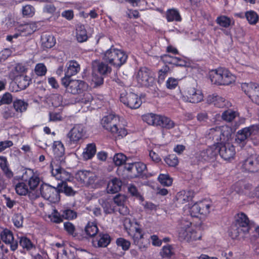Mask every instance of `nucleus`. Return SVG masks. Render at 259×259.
Segmentation results:
<instances>
[{"instance_id": "1", "label": "nucleus", "mask_w": 259, "mask_h": 259, "mask_svg": "<svg viewBox=\"0 0 259 259\" xmlns=\"http://www.w3.org/2000/svg\"><path fill=\"white\" fill-rule=\"evenodd\" d=\"M208 137L214 144L201 153V156L206 162H214L219 153L226 161L233 159L235 154V147L229 141L231 137V128L227 126H215L209 130Z\"/></svg>"}, {"instance_id": "2", "label": "nucleus", "mask_w": 259, "mask_h": 259, "mask_svg": "<svg viewBox=\"0 0 259 259\" xmlns=\"http://www.w3.org/2000/svg\"><path fill=\"white\" fill-rule=\"evenodd\" d=\"M101 123L104 129L116 137L123 138L127 134L126 130L120 123L119 117L115 114H110L104 116Z\"/></svg>"}, {"instance_id": "3", "label": "nucleus", "mask_w": 259, "mask_h": 259, "mask_svg": "<svg viewBox=\"0 0 259 259\" xmlns=\"http://www.w3.org/2000/svg\"><path fill=\"white\" fill-rule=\"evenodd\" d=\"M191 222L185 220H181L178 225V232L180 240L190 241L199 240L201 238V231L199 229L197 231L193 229Z\"/></svg>"}, {"instance_id": "4", "label": "nucleus", "mask_w": 259, "mask_h": 259, "mask_svg": "<svg viewBox=\"0 0 259 259\" xmlns=\"http://www.w3.org/2000/svg\"><path fill=\"white\" fill-rule=\"evenodd\" d=\"M125 229L133 240L134 244L138 246L139 249L143 251L145 250L147 246L143 244L144 233L137 222H133L129 218H125L123 222Z\"/></svg>"}, {"instance_id": "5", "label": "nucleus", "mask_w": 259, "mask_h": 259, "mask_svg": "<svg viewBox=\"0 0 259 259\" xmlns=\"http://www.w3.org/2000/svg\"><path fill=\"white\" fill-rule=\"evenodd\" d=\"M211 82L218 85H228L235 81L236 77L228 69L219 67L209 71Z\"/></svg>"}, {"instance_id": "6", "label": "nucleus", "mask_w": 259, "mask_h": 259, "mask_svg": "<svg viewBox=\"0 0 259 259\" xmlns=\"http://www.w3.org/2000/svg\"><path fill=\"white\" fill-rule=\"evenodd\" d=\"M127 58V55L123 51L112 47L105 52L103 60L114 67L119 68L126 63Z\"/></svg>"}, {"instance_id": "7", "label": "nucleus", "mask_w": 259, "mask_h": 259, "mask_svg": "<svg viewBox=\"0 0 259 259\" xmlns=\"http://www.w3.org/2000/svg\"><path fill=\"white\" fill-rule=\"evenodd\" d=\"M235 226L236 229L231 232L232 238H237L241 232L244 235L248 234L250 229V225L247 215L242 212L237 214L235 217Z\"/></svg>"}, {"instance_id": "8", "label": "nucleus", "mask_w": 259, "mask_h": 259, "mask_svg": "<svg viewBox=\"0 0 259 259\" xmlns=\"http://www.w3.org/2000/svg\"><path fill=\"white\" fill-rule=\"evenodd\" d=\"M61 84L68 92L73 95L83 93L88 88V84L84 81L79 79H66V78H62Z\"/></svg>"}, {"instance_id": "9", "label": "nucleus", "mask_w": 259, "mask_h": 259, "mask_svg": "<svg viewBox=\"0 0 259 259\" xmlns=\"http://www.w3.org/2000/svg\"><path fill=\"white\" fill-rule=\"evenodd\" d=\"M212 202L204 199L194 203L190 209V213L192 217H198L199 215L205 217L210 212Z\"/></svg>"}, {"instance_id": "10", "label": "nucleus", "mask_w": 259, "mask_h": 259, "mask_svg": "<svg viewBox=\"0 0 259 259\" xmlns=\"http://www.w3.org/2000/svg\"><path fill=\"white\" fill-rule=\"evenodd\" d=\"M120 101L126 107L132 109L139 108L142 103L141 98L137 94L125 91L120 94Z\"/></svg>"}, {"instance_id": "11", "label": "nucleus", "mask_w": 259, "mask_h": 259, "mask_svg": "<svg viewBox=\"0 0 259 259\" xmlns=\"http://www.w3.org/2000/svg\"><path fill=\"white\" fill-rule=\"evenodd\" d=\"M22 181L25 182L29 189L34 190L40 183V178L38 176L34 174L33 170L30 168L25 169L21 176Z\"/></svg>"}, {"instance_id": "12", "label": "nucleus", "mask_w": 259, "mask_h": 259, "mask_svg": "<svg viewBox=\"0 0 259 259\" xmlns=\"http://www.w3.org/2000/svg\"><path fill=\"white\" fill-rule=\"evenodd\" d=\"M138 82L141 86L149 87L152 86L154 83V78L148 68L142 67L137 74Z\"/></svg>"}, {"instance_id": "13", "label": "nucleus", "mask_w": 259, "mask_h": 259, "mask_svg": "<svg viewBox=\"0 0 259 259\" xmlns=\"http://www.w3.org/2000/svg\"><path fill=\"white\" fill-rule=\"evenodd\" d=\"M57 187H52L44 184L41 185L40 192L42 197L50 201L55 202L60 199Z\"/></svg>"}, {"instance_id": "14", "label": "nucleus", "mask_w": 259, "mask_h": 259, "mask_svg": "<svg viewBox=\"0 0 259 259\" xmlns=\"http://www.w3.org/2000/svg\"><path fill=\"white\" fill-rule=\"evenodd\" d=\"M75 179L83 186H89L95 183L96 176L90 171L79 170L76 173Z\"/></svg>"}, {"instance_id": "15", "label": "nucleus", "mask_w": 259, "mask_h": 259, "mask_svg": "<svg viewBox=\"0 0 259 259\" xmlns=\"http://www.w3.org/2000/svg\"><path fill=\"white\" fill-rule=\"evenodd\" d=\"M241 89L253 102L259 94V84L255 82L242 83Z\"/></svg>"}, {"instance_id": "16", "label": "nucleus", "mask_w": 259, "mask_h": 259, "mask_svg": "<svg viewBox=\"0 0 259 259\" xmlns=\"http://www.w3.org/2000/svg\"><path fill=\"white\" fill-rule=\"evenodd\" d=\"M85 132L83 126L81 124L75 125L68 134L70 142L76 144L84 136Z\"/></svg>"}, {"instance_id": "17", "label": "nucleus", "mask_w": 259, "mask_h": 259, "mask_svg": "<svg viewBox=\"0 0 259 259\" xmlns=\"http://www.w3.org/2000/svg\"><path fill=\"white\" fill-rule=\"evenodd\" d=\"M1 238L6 244H10L11 249L15 251L18 248L17 241L14 240L12 232L8 229H4L1 233Z\"/></svg>"}, {"instance_id": "18", "label": "nucleus", "mask_w": 259, "mask_h": 259, "mask_svg": "<svg viewBox=\"0 0 259 259\" xmlns=\"http://www.w3.org/2000/svg\"><path fill=\"white\" fill-rule=\"evenodd\" d=\"M111 240V237L108 234L100 233L98 236L93 239L92 243L96 248L106 247L110 244Z\"/></svg>"}, {"instance_id": "19", "label": "nucleus", "mask_w": 259, "mask_h": 259, "mask_svg": "<svg viewBox=\"0 0 259 259\" xmlns=\"http://www.w3.org/2000/svg\"><path fill=\"white\" fill-rule=\"evenodd\" d=\"M80 69V65L75 60H70L66 65L65 76L66 79H71V77L76 75Z\"/></svg>"}, {"instance_id": "20", "label": "nucleus", "mask_w": 259, "mask_h": 259, "mask_svg": "<svg viewBox=\"0 0 259 259\" xmlns=\"http://www.w3.org/2000/svg\"><path fill=\"white\" fill-rule=\"evenodd\" d=\"M186 96L187 101L192 103L200 102L203 99V94L202 91L194 88L188 89Z\"/></svg>"}, {"instance_id": "21", "label": "nucleus", "mask_w": 259, "mask_h": 259, "mask_svg": "<svg viewBox=\"0 0 259 259\" xmlns=\"http://www.w3.org/2000/svg\"><path fill=\"white\" fill-rule=\"evenodd\" d=\"M53 152L56 160L62 162L64 160L65 148L61 141H54L53 145Z\"/></svg>"}, {"instance_id": "22", "label": "nucleus", "mask_w": 259, "mask_h": 259, "mask_svg": "<svg viewBox=\"0 0 259 259\" xmlns=\"http://www.w3.org/2000/svg\"><path fill=\"white\" fill-rule=\"evenodd\" d=\"M194 192L192 190H183L177 193L176 200L179 204H185L191 201L194 197Z\"/></svg>"}, {"instance_id": "23", "label": "nucleus", "mask_w": 259, "mask_h": 259, "mask_svg": "<svg viewBox=\"0 0 259 259\" xmlns=\"http://www.w3.org/2000/svg\"><path fill=\"white\" fill-rule=\"evenodd\" d=\"M63 226L64 230L69 235L79 240L82 241L84 240V239H87V237L76 232V228L73 223L70 222H66L64 223Z\"/></svg>"}, {"instance_id": "24", "label": "nucleus", "mask_w": 259, "mask_h": 259, "mask_svg": "<svg viewBox=\"0 0 259 259\" xmlns=\"http://www.w3.org/2000/svg\"><path fill=\"white\" fill-rule=\"evenodd\" d=\"M157 117L156 126H159L162 128L167 130L171 129L175 127V122L169 118L160 115H158Z\"/></svg>"}, {"instance_id": "25", "label": "nucleus", "mask_w": 259, "mask_h": 259, "mask_svg": "<svg viewBox=\"0 0 259 259\" xmlns=\"http://www.w3.org/2000/svg\"><path fill=\"white\" fill-rule=\"evenodd\" d=\"M165 18L168 22H181L182 20L179 11L176 8L167 9L165 13Z\"/></svg>"}, {"instance_id": "26", "label": "nucleus", "mask_w": 259, "mask_h": 259, "mask_svg": "<svg viewBox=\"0 0 259 259\" xmlns=\"http://www.w3.org/2000/svg\"><path fill=\"white\" fill-rule=\"evenodd\" d=\"M28 106V104L23 100L16 99L13 102V107L15 112L17 113L18 117L26 111Z\"/></svg>"}, {"instance_id": "27", "label": "nucleus", "mask_w": 259, "mask_h": 259, "mask_svg": "<svg viewBox=\"0 0 259 259\" xmlns=\"http://www.w3.org/2000/svg\"><path fill=\"white\" fill-rule=\"evenodd\" d=\"M122 183L117 178H114L108 184L107 187V192L114 194L119 192L121 188Z\"/></svg>"}, {"instance_id": "28", "label": "nucleus", "mask_w": 259, "mask_h": 259, "mask_svg": "<svg viewBox=\"0 0 259 259\" xmlns=\"http://www.w3.org/2000/svg\"><path fill=\"white\" fill-rule=\"evenodd\" d=\"M98 231L99 229L96 223L94 222H89L84 228L85 235L82 234L84 236L87 237V239H84V240L88 239L89 237L95 238Z\"/></svg>"}, {"instance_id": "29", "label": "nucleus", "mask_w": 259, "mask_h": 259, "mask_svg": "<svg viewBox=\"0 0 259 259\" xmlns=\"http://www.w3.org/2000/svg\"><path fill=\"white\" fill-rule=\"evenodd\" d=\"M215 22L221 27L226 28L229 27L231 25H234L235 23L233 20L226 15L218 16L215 20Z\"/></svg>"}, {"instance_id": "30", "label": "nucleus", "mask_w": 259, "mask_h": 259, "mask_svg": "<svg viewBox=\"0 0 259 259\" xmlns=\"http://www.w3.org/2000/svg\"><path fill=\"white\" fill-rule=\"evenodd\" d=\"M57 190L58 194L64 193L67 196H73L76 192L72 188V187L68 186L66 182H62L57 185Z\"/></svg>"}, {"instance_id": "31", "label": "nucleus", "mask_w": 259, "mask_h": 259, "mask_svg": "<svg viewBox=\"0 0 259 259\" xmlns=\"http://www.w3.org/2000/svg\"><path fill=\"white\" fill-rule=\"evenodd\" d=\"M19 244L24 249L29 251L35 249V244L27 237L21 236L19 238Z\"/></svg>"}, {"instance_id": "32", "label": "nucleus", "mask_w": 259, "mask_h": 259, "mask_svg": "<svg viewBox=\"0 0 259 259\" xmlns=\"http://www.w3.org/2000/svg\"><path fill=\"white\" fill-rule=\"evenodd\" d=\"M42 45L44 48L50 49L56 44V39L52 34H45L41 37Z\"/></svg>"}, {"instance_id": "33", "label": "nucleus", "mask_w": 259, "mask_h": 259, "mask_svg": "<svg viewBox=\"0 0 259 259\" xmlns=\"http://www.w3.org/2000/svg\"><path fill=\"white\" fill-rule=\"evenodd\" d=\"M76 36L77 41L83 42L88 40V36L84 26L81 25L76 28Z\"/></svg>"}, {"instance_id": "34", "label": "nucleus", "mask_w": 259, "mask_h": 259, "mask_svg": "<svg viewBox=\"0 0 259 259\" xmlns=\"http://www.w3.org/2000/svg\"><path fill=\"white\" fill-rule=\"evenodd\" d=\"M15 189L16 193L19 195H26L30 192L27 184L24 181L17 183Z\"/></svg>"}, {"instance_id": "35", "label": "nucleus", "mask_w": 259, "mask_h": 259, "mask_svg": "<svg viewBox=\"0 0 259 259\" xmlns=\"http://www.w3.org/2000/svg\"><path fill=\"white\" fill-rule=\"evenodd\" d=\"M18 86L21 89H25L28 87L31 82V79L27 75H21L17 77Z\"/></svg>"}, {"instance_id": "36", "label": "nucleus", "mask_w": 259, "mask_h": 259, "mask_svg": "<svg viewBox=\"0 0 259 259\" xmlns=\"http://www.w3.org/2000/svg\"><path fill=\"white\" fill-rule=\"evenodd\" d=\"M245 16L248 23L250 25L256 24L259 20V16L257 13L253 10L246 11Z\"/></svg>"}, {"instance_id": "37", "label": "nucleus", "mask_w": 259, "mask_h": 259, "mask_svg": "<svg viewBox=\"0 0 259 259\" xmlns=\"http://www.w3.org/2000/svg\"><path fill=\"white\" fill-rule=\"evenodd\" d=\"M96 152V147L94 143L89 144L85 149V151L83 152V157L85 159L92 158Z\"/></svg>"}, {"instance_id": "38", "label": "nucleus", "mask_w": 259, "mask_h": 259, "mask_svg": "<svg viewBox=\"0 0 259 259\" xmlns=\"http://www.w3.org/2000/svg\"><path fill=\"white\" fill-rule=\"evenodd\" d=\"M106 62H100L97 66L98 72L101 75L106 76L111 72V67L105 63Z\"/></svg>"}, {"instance_id": "39", "label": "nucleus", "mask_w": 259, "mask_h": 259, "mask_svg": "<svg viewBox=\"0 0 259 259\" xmlns=\"http://www.w3.org/2000/svg\"><path fill=\"white\" fill-rule=\"evenodd\" d=\"M158 182L163 186H170L172 183V179L168 174H160L158 177Z\"/></svg>"}, {"instance_id": "40", "label": "nucleus", "mask_w": 259, "mask_h": 259, "mask_svg": "<svg viewBox=\"0 0 259 259\" xmlns=\"http://www.w3.org/2000/svg\"><path fill=\"white\" fill-rule=\"evenodd\" d=\"M158 116V114L150 113L143 115L142 119L144 121L146 122L149 125L156 126L157 116Z\"/></svg>"}, {"instance_id": "41", "label": "nucleus", "mask_w": 259, "mask_h": 259, "mask_svg": "<svg viewBox=\"0 0 259 259\" xmlns=\"http://www.w3.org/2000/svg\"><path fill=\"white\" fill-rule=\"evenodd\" d=\"M249 130L244 127L239 130L236 135V141L238 143H242L244 142L248 138L250 137L248 132Z\"/></svg>"}, {"instance_id": "42", "label": "nucleus", "mask_w": 259, "mask_h": 259, "mask_svg": "<svg viewBox=\"0 0 259 259\" xmlns=\"http://www.w3.org/2000/svg\"><path fill=\"white\" fill-rule=\"evenodd\" d=\"M169 71L170 68L167 65H165L162 66L158 72V82L160 83L163 82Z\"/></svg>"}, {"instance_id": "43", "label": "nucleus", "mask_w": 259, "mask_h": 259, "mask_svg": "<svg viewBox=\"0 0 259 259\" xmlns=\"http://www.w3.org/2000/svg\"><path fill=\"white\" fill-rule=\"evenodd\" d=\"M51 167L52 175L57 179L61 178V175L65 172V170L58 166L56 163H51Z\"/></svg>"}, {"instance_id": "44", "label": "nucleus", "mask_w": 259, "mask_h": 259, "mask_svg": "<svg viewBox=\"0 0 259 259\" xmlns=\"http://www.w3.org/2000/svg\"><path fill=\"white\" fill-rule=\"evenodd\" d=\"M17 112H15L13 106L6 107L3 113V117L5 119H8L14 117H18Z\"/></svg>"}, {"instance_id": "45", "label": "nucleus", "mask_w": 259, "mask_h": 259, "mask_svg": "<svg viewBox=\"0 0 259 259\" xmlns=\"http://www.w3.org/2000/svg\"><path fill=\"white\" fill-rule=\"evenodd\" d=\"M34 71L37 76H42L47 73V68L44 63H39L35 65Z\"/></svg>"}, {"instance_id": "46", "label": "nucleus", "mask_w": 259, "mask_h": 259, "mask_svg": "<svg viewBox=\"0 0 259 259\" xmlns=\"http://www.w3.org/2000/svg\"><path fill=\"white\" fill-rule=\"evenodd\" d=\"M61 213L63 218L66 220H73L77 217L76 212L68 208L61 210Z\"/></svg>"}, {"instance_id": "47", "label": "nucleus", "mask_w": 259, "mask_h": 259, "mask_svg": "<svg viewBox=\"0 0 259 259\" xmlns=\"http://www.w3.org/2000/svg\"><path fill=\"white\" fill-rule=\"evenodd\" d=\"M49 218L52 222L59 224L63 222V217L61 211L59 212L56 209H54L51 214L49 215Z\"/></svg>"}, {"instance_id": "48", "label": "nucleus", "mask_w": 259, "mask_h": 259, "mask_svg": "<svg viewBox=\"0 0 259 259\" xmlns=\"http://www.w3.org/2000/svg\"><path fill=\"white\" fill-rule=\"evenodd\" d=\"M116 244L118 247H121L124 251L128 250L131 244L130 241L121 237L116 239Z\"/></svg>"}, {"instance_id": "49", "label": "nucleus", "mask_w": 259, "mask_h": 259, "mask_svg": "<svg viewBox=\"0 0 259 259\" xmlns=\"http://www.w3.org/2000/svg\"><path fill=\"white\" fill-rule=\"evenodd\" d=\"M236 113L235 111L229 109L222 113V118L224 120L230 122L236 117Z\"/></svg>"}, {"instance_id": "50", "label": "nucleus", "mask_w": 259, "mask_h": 259, "mask_svg": "<svg viewBox=\"0 0 259 259\" xmlns=\"http://www.w3.org/2000/svg\"><path fill=\"white\" fill-rule=\"evenodd\" d=\"M259 163H243L241 168L242 171L246 172H254L257 171V169L255 167L256 165H255L258 164Z\"/></svg>"}, {"instance_id": "51", "label": "nucleus", "mask_w": 259, "mask_h": 259, "mask_svg": "<svg viewBox=\"0 0 259 259\" xmlns=\"http://www.w3.org/2000/svg\"><path fill=\"white\" fill-rule=\"evenodd\" d=\"M118 166V170H127L131 171L132 169L135 166V163H115Z\"/></svg>"}, {"instance_id": "52", "label": "nucleus", "mask_w": 259, "mask_h": 259, "mask_svg": "<svg viewBox=\"0 0 259 259\" xmlns=\"http://www.w3.org/2000/svg\"><path fill=\"white\" fill-rule=\"evenodd\" d=\"M179 80L174 77H169L166 81V87L168 89L174 90L178 85Z\"/></svg>"}, {"instance_id": "53", "label": "nucleus", "mask_w": 259, "mask_h": 259, "mask_svg": "<svg viewBox=\"0 0 259 259\" xmlns=\"http://www.w3.org/2000/svg\"><path fill=\"white\" fill-rule=\"evenodd\" d=\"M14 225L17 228H21L22 227L23 223V217L20 213H16L14 215L13 218Z\"/></svg>"}, {"instance_id": "54", "label": "nucleus", "mask_w": 259, "mask_h": 259, "mask_svg": "<svg viewBox=\"0 0 259 259\" xmlns=\"http://www.w3.org/2000/svg\"><path fill=\"white\" fill-rule=\"evenodd\" d=\"M34 8L31 5H26L23 7L22 14L24 16L32 17L34 14Z\"/></svg>"}, {"instance_id": "55", "label": "nucleus", "mask_w": 259, "mask_h": 259, "mask_svg": "<svg viewBox=\"0 0 259 259\" xmlns=\"http://www.w3.org/2000/svg\"><path fill=\"white\" fill-rule=\"evenodd\" d=\"M160 254L163 258H170L173 254L171 246L166 245L163 246Z\"/></svg>"}, {"instance_id": "56", "label": "nucleus", "mask_w": 259, "mask_h": 259, "mask_svg": "<svg viewBox=\"0 0 259 259\" xmlns=\"http://www.w3.org/2000/svg\"><path fill=\"white\" fill-rule=\"evenodd\" d=\"M93 100V97L92 95L89 93H84L82 97L79 99V102L84 105L90 104Z\"/></svg>"}, {"instance_id": "57", "label": "nucleus", "mask_w": 259, "mask_h": 259, "mask_svg": "<svg viewBox=\"0 0 259 259\" xmlns=\"http://www.w3.org/2000/svg\"><path fill=\"white\" fill-rule=\"evenodd\" d=\"M246 128L249 130L248 133L250 137L252 138L259 134V124H252Z\"/></svg>"}, {"instance_id": "58", "label": "nucleus", "mask_w": 259, "mask_h": 259, "mask_svg": "<svg viewBox=\"0 0 259 259\" xmlns=\"http://www.w3.org/2000/svg\"><path fill=\"white\" fill-rule=\"evenodd\" d=\"M161 60L165 64L173 65L176 63V57L171 56L168 54H164L161 56Z\"/></svg>"}, {"instance_id": "59", "label": "nucleus", "mask_w": 259, "mask_h": 259, "mask_svg": "<svg viewBox=\"0 0 259 259\" xmlns=\"http://www.w3.org/2000/svg\"><path fill=\"white\" fill-rule=\"evenodd\" d=\"M12 96L9 93H5L2 97L0 98V106L3 104H10L12 102Z\"/></svg>"}, {"instance_id": "60", "label": "nucleus", "mask_w": 259, "mask_h": 259, "mask_svg": "<svg viewBox=\"0 0 259 259\" xmlns=\"http://www.w3.org/2000/svg\"><path fill=\"white\" fill-rule=\"evenodd\" d=\"M62 119V113L60 111H52L49 113V120L51 121H61Z\"/></svg>"}, {"instance_id": "61", "label": "nucleus", "mask_w": 259, "mask_h": 259, "mask_svg": "<svg viewBox=\"0 0 259 259\" xmlns=\"http://www.w3.org/2000/svg\"><path fill=\"white\" fill-rule=\"evenodd\" d=\"M128 192L133 196L143 199V197L140 195L137 187L133 184H130L128 186Z\"/></svg>"}, {"instance_id": "62", "label": "nucleus", "mask_w": 259, "mask_h": 259, "mask_svg": "<svg viewBox=\"0 0 259 259\" xmlns=\"http://www.w3.org/2000/svg\"><path fill=\"white\" fill-rule=\"evenodd\" d=\"M126 197L124 195L118 194L116 195L113 199L114 203L118 206L124 205L126 201Z\"/></svg>"}, {"instance_id": "63", "label": "nucleus", "mask_w": 259, "mask_h": 259, "mask_svg": "<svg viewBox=\"0 0 259 259\" xmlns=\"http://www.w3.org/2000/svg\"><path fill=\"white\" fill-rule=\"evenodd\" d=\"M103 209L105 213L106 214H111L117 210L112 203L109 202L105 203L103 205Z\"/></svg>"}, {"instance_id": "64", "label": "nucleus", "mask_w": 259, "mask_h": 259, "mask_svg": "<svg viewBox=\"0 0 259 259\" xmlns=\"http://www.w3.org/2000/svg\"><path fill=\"white\" fill-rule=\"evenodd\" d=\"M0 166L3 171L8 178H11L13 176V172L9 169L7 163H0Z\"/></svg>"}]
</instances>
